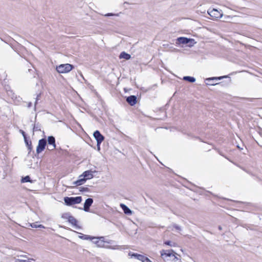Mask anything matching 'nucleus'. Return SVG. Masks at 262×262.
I'll return each instance as SVG.
<instances>
[{
	"instance_id": "obj_1",
	"label": "nucleus",
	"mask_w": 262,
	"mask_h": 262,
	"mask_svg": "<svg viewBox=\"0 0 262 262\" xmlns=\"http://www.w3.org/2000/svg\"><path fill=\"white\" fill-rule=\"evenodd\" d=\"M161 256L164 260H171L172 262H181L178 255L173 250H162L160 251Z\"/></svg>"
},
{
	"instance_id": "obj_2",
	"label": "nucleus",
	"mask_w": 262,
	"mask_h": 262,
	"mask_svg": "<svg viewBox=\"0 0 262 262\" xmlns=\"http://www.w3.org/2000/svg\"><path fill=\"white\" fill-rule=\"evenodd\" d=\"M64 201L67 205L71 206L80 203L82 201V198L81 196L65 197Z\"/></svg>"
},
{
	"instance_id": "obj_3",
	"label": "nucleus",
	"mask_w": 262,
	"mask_h": 262,
	"mask_svg": "<svg viewBox=\"0 0 262 262\" xmlns=\"http://www.w3.org/2000/svg\"><path fill=\"white\" fill-rule=\"evenodd\" d=\"M73 68V67L72 64H61L56 67V70L59 73H66L71 71Z\"/></svg>"
},
{
	"instance_id": "obj_4",
	"label": "nucleus",
	"mask_w": 262,
	"mask_h": 262,
	"mask_svg": "<svg viewBox=\"0 0 262 262\" xmlns=\"http://www.w3.org/2000/svg\"><path fill=\"white\" fill-rule=\"evenodd\" d=\"M47 145V140L45 139H42L39 140L38 144L36 148V152L38 154L41 152L45 148Z\"/></svg>"
},
{
	"instance_id": "obj_5",
	"label": "nucleus",
	"mask_w": 262,
	"mask_h": 262,
	"mask_svg": "<svg viewBox=\"0 0 262 262\" xmlns=\"http://www.w3.org/2000/svg\"><path fill=\"white\" fill-rule=\"evenodd\" d=\"M208 13L213 18H221L222 16L221 12L215 9H209L208 10Z\"/></svg>"
},
{
	"instance_id": "obj_6",
	"label": "nucleus",
	"mask_w": 262,
	"mask_h": 262,
	"mask_svg": "<svg viewBox=\"0 0 262 262\" xmlns=\"http://www.w3.org/2000/svg\"><path fill=\"white\" fill-rule=\"evenodd\" d=\"M93 136L97 141V145H100L104 140V137L100 134L98 130H96Z\"/></svg>"
},
{
	"instance_id": "obj_7",
	"label": "nucleus",
	"mask_w": 262,
	"mask_h": 262,
	"mask_svg": "<svg viewBox=\"0 0 262 262\" xmlns=\"http://www.w3.org/2000/svg\"><path fill=\"white\" fill-rule=\"evenodd\" d=\"M48 143L49 150H53L56 148L55 139L53 136H49L48 138Z\"/></svg>"
},
{
	"instance_id": "obj_8",
	"label": "nucleus",
	"mask_w": 262,
	"mask_h": 262,
	"mask_svg": "<svg viewBox=\"0 0 262 262\" xmlns=\"http://www.w3.org/2000/svg\"><path fill=\"white\" fill-rule=\"evenodd\" d=\"M93 203V200L91 198L87 199L84 204L83 210L88 212L90 210V207L92 205Z\"/></svg>"
},
{
	"instance_id": "obj_9",
	"label": "nucleus",
	"mask_w": 262,
	"mask_h": 262,
	"mask_svg": "<svg viewBox=\"0 0 262 262\" xmlns=\"http://www.w3.org/2000/svg\"><path fill=\"white\" fill-rule=\"evenodd\" d=\"M95 171H93L92 170H86L84 171L82 174V176L84 177L86 180H90L92 179L94 177L93 173L95 172Z\"/></svg>"
},
{
	"instance_id": "obj_10",
	"label": "nucleus",
	"mask_w": 262,
	"mask_h": 262,
	"mask_svg": "<svg viewBox=\"0 0 262 262\" xmlns=\"http://www.w3.org/2000/svg\"><path fill=\"white\" fill-rule=\"evenodd\" d=\"M126 101L132 106L137 103V97L134 95H131L126 98Z\"/></svg>"
},
{
	"instance_id": "obj_11",
	"label": "nucleus",
	"mask_w": 262,
	"mask_h": 262,
	"mask_svg": "<svg viewBox=\"0 0 262 262\" xmlns=\"http://www.w3.org/2000/svg\"><path fill=\"white\" fill-rule=\"evenodd\" d=\"M177 40L179 42V43L180 44H187L189 42H190L192 40L193 41V39H189V38H187L186 37H180L178 38Z\"/></svg>"
},
{
	"instance_id": "obj_12",
	"label": "nucleus",
	"mask_w": 262,
	"mask_h": 262,
	"mask_svg": "<svg viewBox=\"0 0 262 262\" xmlns=\"http://www.w3.org/2000/svg\"><path fill=\"white\" fill-rule=\"evenodd\" d=\"M86 180L85 179L84 177H83L82 175L81 174L79 176L78 179L77 181L73 182V184L77 186L81 185L84 184L86 182Z\"/></svg>"
},
{
	"instance_id": "obj_13",
	"label": "nucleus",
	"mask_w": 262,
	"mask_h": 262,
	"mask_svg": "<svg viewBox=\"0 0 262 262\" xmlns=\"http://www.w3.org/2000/svg\"><path fill=\"white\" fill-rule=\"evenodd\" d=\"M128 255L129 256H130L132 257H134L135 258H136L139 260H141L142 261L143 260V259L145 257V256L144 255H140V254H139L137 253H132L131 252H129L128 253Z\"/></svg>"
},
{
	"instance_id": "obj_14",
	"label": "nucleus",
	"mask_w": 262,
	"mask_h": 262,
	"mask_svg": "<svg viewBox=\"0 0 262 262\" xmlns=\"http://www.w3.org/2000/svg\"><path fill=\"white\" fill-rule=\"evenodd\" d=\"M120 207L123 210L124 212L126 214H131L132 213V210L125 205L123 204H120Z\"/></svg>"
},
{
	"instance_id": "obj_15",
	"label": "nucleus",
	"mask_w": 262,
	"mask_h": 262,
	"mask_svg": "<svg viewBox=\"0 0 262 262\" xmlns=\"http://www.w3.org/2000/svg\"><path fill=\"white\" fill-rule=\"evenodd\" d=\"M69 222L74 226L76 228H80V227L77 225V221L73 216H69Z\"/></svg>"
},
{
	"instance_id": "obj_16",
	"label": "nucleus",
	"mask_w": 262,
	"mask_h": 262,
	"mask_svg": "<svg viewBox=\"0 0 262 262\" xmlns=\"http://www.w3.org/2000/svg\"><path fill=\"white\" fill-rule=\"evenodd\" d=\"M80 234L81 235L79 236V238L83 240H92L93 239L98 238V237H92L90 235H84L81 233H80Z\"/></svg>"
},
{
	"instance_id": "obj_17",
	"label": "nucleus",
	"mask_w": 262,
	"mask_h": 262,
	"mask_svg": "<svg viewBox=\"0 0 262 262\" xmlns=\"http://www.w3.org/2000/svg\"><path fill=\"white\" fill-rule=\"evenodd\" d=\"M20 257H27V256L25 255H17L13 257V259L14 262H26L27 260L25 259H21Z\"/></svg>"
},
{
	"instance_id": "obj_18",
	"label": "nucleus",
	"mask_w": 262,
	"mask_h": 262,
	"mask_svg": "<svg viewBox=\"0 0 262 262\" xmlns=\"http://www.w3.org/2000/svg\"><path fill=\"white\" fill-rule=\"evenodd\" d=\"M119 57L120 58H124L126 60H128L130 58L131 56L129 54L123 52L120 54Z\"/></svg>"
},
{
	"instance_id": "obj_19",
	"label": "nucleus",
	"mask_w": 262,
	"mask_h": 262,
	"mask_svg": "<svg viewBox=\"0 0 262 262\" xmlns=\"http://www.w3.org/2000/svg\"><path fill=\"white\" fill-rule=\"evenodd\" d=\"M37 222L33 223H29V226H31L32 228H45V227L41 224H38Z\"/></svg>"
},
{
	"instance_id": "obj_20",
	"label": "nucleus",
	"mask_w": 262,
	"mask_h": 262,
	"mask_svg": "<svg viewBox=\"0 0 262 262\" xmlns=\"http://www.w3.org/2000/svg\"><path fill=\"white\" fill-rule=\"evenodd\" d=\"M183 79L190 82H194L195 81V79L194 77L190 76H184L183 77Z\"/></svg>"
},
{
	"instance_id": "obj_21",
	"label": "nucleus",
	"mask_w": 262,
	"mask_h": 262,
	"mask_svg": "<svg viewBox=\"0 0 262 262\" xmlns=\"http://www.w3.org/2000/svg\"><path fill=\"white\" fill-rule=\"evenodd\" d=\"M21 183H26V182L32 183V181L30 180V177L29 176H27L21 179Z\"/></svg>"
},
{
	"instance_id": "obj_22",
	"label": "nucleus",
	"mask_w": 262,
	"mask_h": 262,
	"mask_svg": "<svg viewBox=\"0 0 262 262\" xmlns=\"http://www.w3.org/2000/svg\"><path fill=\"white\" fill-rule=\"evenodd\" d=\"M24 140H25V142L27 146H28V149L30 151L32 150L31 142L30 141L29 143L27 139Z\"/></svg>"
},
{
	"instance_id": "obj_23",
	"label": "nucleus",
	"mask_w": 262,
	"mask_h": 262,
	"mask_svg": "<svg viewBox=\"0 0 262 262\" xmlns=\"http://www.w3.org/2000/svg\"><path fill=\"white\" fill-rule=\"evenodd\" d=\"M223 77H224L209 78L206 79V80L209 81H212V80H214L221 79Z\"/></svg>"
},
{
	"instance_id": "obj_24",
	"label": "nucleus",
	"mask_w": 262,
	"mask_h": 262,
	"mask_svg": "<svg viewBox=\"0 0 262 262\" xmlns=\"http://www.w3.org/2000/svg\"><path fill=\"white\" fill-rule=\"evenodd\" d=\"M40 131L41 130L40 126L39 125L36 124L34 125L33 127V131Z\"/></svg>"
},
{
	"instance_id": "obj_25",
	"label": "nucleus",
	"mask_w": 262,
	"mask_h": 262,
	"mask_svg": "<svg viewBox=\"0 0 262 262\" xmlns=\"http://www.w3.org/2000/svg\"><path fill=\"white\" fill-rule=\"evenodd\" d=\"M69 213H64L62 215V217L65 219H67L69 221V216H71Z\"/></svg>"
},
{
	"instance_id": "obj_26",
	"label": "nucleus",
	"mask_w": 262,
	"mask_h": 262,
	"mask_svg": "<svg viewBox=\"0 0 262 262\" xmlns=\"http://www.w3.org/2000/svg\"><path fill=\"white\" fill-rule=\"evenodd\" d=\"M107 248H109V249H120L121 248L119 247V246H114V247H112V246H108L107 247Z\"/></svg>"
},
{
	"instance_id": "obj_27",
	"label": "nucleus",
	"mask_w": 262,
	"mask_h": 262,
	"mask_svg": "<svg viewBox=\"0 0 262 262\" xmlns=\"http://www.w3.org/2000/svg\"><path fill=\"white\" fill-rule=\"evenodd\" d=\"M79 190L80 191H89V189L87 187H80L79 188Z\"/></svg>"
},
{
	"instance_id": "obj_28",
	"label": "nucleus",
	"mask_w": 262,
	"mask_h": 262,
	"mask_svg": "<svg viewBox=\"0 0 262 262\" xmlns=\"http://www.w3.org/2000/svg\"><path fill=\"white\" fill-rule=\"evenodd\" d=\"M164 244H165V245H167L170 246H171V247H172V246H174V244H171V242L170 241H166V242H164Z\"/></svg>"
},
{
	"instance_id": "obj_29",
	"label": "nucleus",
	"mask_w": 262,
	"mask_h": 262,
	"mask_svg": "<svg viewBox=\"0 0 262 262\" xmlns=\"http://www.w3.org/2000/svg\"><path fill=\"white\" fill-rule=\"evenodd\" d=\"M173 227L177 230H179L180 231L181 230V227H180L179 226L177 225H173Z\"/></svg>"
},
{
	"instance_id": "obj_30",
	"label": "nucleus",
	"mask_w": 262,
	"mask_h": 262,
	"mask_svg": "<svg viewBox=\"0 0 262 262\" xmlns=\"http://www.w3.org/2000/svg\"><path fill=\"white\" fill-rule=\"evenodd\" d=\"M119 16V15L117 14H113V13H107L105 15V16Z\"/></svg>"
},
{
	"instance_id": "obj_31",
	"label": "nucleus",
	"mask_w": 262,
	"mask_h": 262,
	"mask_svg": "<svg viewBox=\"0 0 262 262\" xmlns=\"http://www.w3.org/2000/svg\"><path fill=\"white\" fill-rule=\"evenodd\" d=\"M142 262H152L149 259H148L147 257H145Z\"/></svg>"
},
{
	"instance_id": "obj_32",
	"label": "nucleus",
	"mask_w": 262,
	"mask_h": 262,
	"mask_svg": "<svg viewBox=\"0 0 262 262\" xmlns=\"http://www.w3.org/2000/svg\"><path fill=\"white\" fill-rule=\"evenodd\" d=\"M20 132H21V133L22 134V135H23V136L24 137V140H26L27 139V137H26V135L25 134V133L23 130H20Z\"/></svg>"
},
{
	"instance_id": "obj_33",
	"label": "nucleus",
	"mask_w": 262,
	"mask_h": 262,
	"mask_svg": "<svg viewBox=\"0 0 262 262\" xmlns=\"http://www.w3.org/2000/svg\"><path fill=\"white\" fill-rule=\"evenodd\" d=\"M94 243L96 244H97L98 247H102V246L101 244H99V241H95V242H94Z\"/></svg>"
},
{
	"instance_id": "obj_34",
	"label": "nucleus",
	"mask_w": 262,
	"mask_h": 262,
	"mask_svg": "<svg viewBox=\"0 0 262 262\" xmlns=\"http://www.w3.org/2000/svg\"><path fill=\"white\" fill-rule=\"evenodd\" d=\"M38 97H39V95H38V96H37V98H36V102H35V105L36 104V103H37V101L39 99Z\"/></svg>"
},
{
	"instance_id": "obj_35",
	"label": "nucleus",
	"mask_w": 262,
	"mask_h": 262,
	"mask_svg": "<svg viewBox=\"0 0 262 262\" xmlns=\"http://www.w3.org/2000/svg\"><path fill=\"white\" fill-rule=\"evenodd\" d=\"M28 259L29 260H31L32 261H35V260L34 259H33V258H29Z\"/></svg>"
},
{
	"instance_id": "obj_36",
	"label": "nucleus",
	"mask_w": 262,
	"mask_h": 262,
	"mask_svg": "<svg viewBox=\"0 0 262 262\" xmlns=\"http://www.w3.org/2000/svg\"><path fill=\"white\" fill-rule=\"evenodd\" d=\"M208 84H210V85H214V84L213 83H208Z\"/></svg>"
},
{
	"instance_id": "obj_37",
	"label": "nucleus",
	"mask_w": 262,
	"mask_h": 262,
	"mask_svg": "<svg viewBox=\"0 0 262 262\" xmlns=\"http://www.w3.org/2000/svg\"><path fill=\"white\" fill-rule=\"evenodd\" d=\"M219 229L220 230H221L222 228V227H221V226H219Z\"/></svg>"
},
{
	"instance_id": "obj_38",
	"label": "nucleus",
	"mask_w": 262,
	"mask_h": 262,
	"mask_svg": "<svg viewBox=\"0 0 262 262\" xmlns=\"http://www.w3.org/2000/svg\"><path fill=\"white\" fill-rule=\"evenodd\" d=\"M31 103H29V105H28V106H29V107H30V106H31Z\"/></svg>"
},
{
	"instance_id": "obj_39",
	"label": "nucleus",
	"mask_w": 262,
	"mask_h": 262,
	"mask_svg": "<svg viewBox=\"0 0 262 262\" xmlns=\"http://www.w3.org/2000/svg\"><path fill=\"white\" fill-rule=\"evenodd\" d=\"M99 238H100V239H101V238H103V237H99Z\"/></svg>"
},
{
	"instance_id": "obj_40",
	"label": "nucleus",
	"mask_w": 262,
	"mask_h": 262,
	"mask_svg": "<svg viewBox=\"0 0 262 262\" xmlns=\"http://www.w3.org/2000/svg\"><path fill=\"white\" fill-rule=\"evenodd\" d=\"M26 262H31V261H27H27H26Z\"/></svg>"
}]
</instances>
